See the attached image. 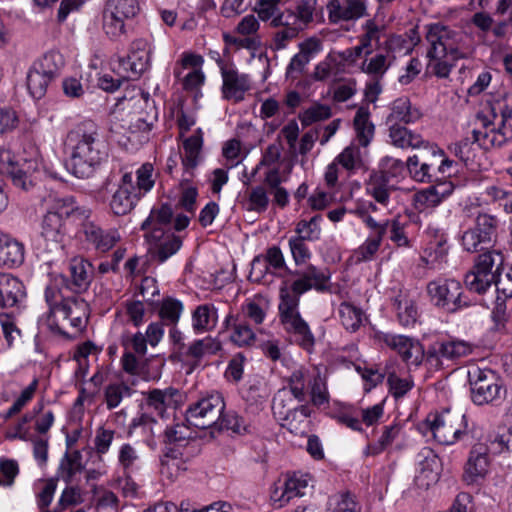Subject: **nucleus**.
Wrapping results in <instances>:
<instances>
[{
  "label": "nucleus",
  "mask_w": 512,
  "mask_h": 512,
  "mask_svg": "<svg viewBox=\"0 0 512 512\" xmlns=\"http://www.w3.org/2000/svg\"><path fill=\"white\" fill-rule=\"evenodd\" d=\"M330 273L327 269L310 268L301 279H295L290 285L283 282L279 289V315L284 330L293 341L307 351L315 344V337L299 312L300 297L311 289L318 292L329 290Z\"/></svg>",
  "instance_id": "1"
},
{
  "label": "nucleus",
  "mask_w": 512,
  "mask_h": 512,
  "mask_svg": "<svg viewBox=\"0 0 512 512\" xmlns=\"http://www.w3.org/2000/svg\"><path fill=\"white\" fill-rule=\"evenodd\" d=\"M64 150L69 156L68 169L78 178H89L108 158V145L99 126L90 119L68 131Z\"/></svg>",
  "instance_id": "2"
},
{
  "label": "nucleus",
  "mask_w": 512,
  "mask_h": 512,
  "mask_svg": "<svg viewBox=\"0 0 512 512\" xmlns=\"http://www.w3.org/2000/svg\"><path fill=\"white\" fill-rule=\"evenodd\" d=\"M424 29L428 68L438 78H448L456 62L468 57L467 37L462 31L440 22L427 24Z\"/></svg>",
  "instance_id": "3"
},
{
  "label": "nucleus",
  "mask_w": 512,
  "mask_h": 512,
  "mask_svg": "<svg viewBox=\"0 0 512 512\" xmlns=\"http://www.w3.org/2000/svg\"><path fill=\"white\" fill-rule=\"evenodd\" d=\"M316 0H300L274 19L271 25L277 30L273 33L271 48L275 51L285 49L313 22L316 11Z\"/></svg>",
  "instance_id": "4"
},
{
  "label": "nucleus",
  "mask_w": 512,
  "mask_h": 512,
  "mask_svg": "<svg viewBox=\"0 0 512 512\" xmlns=\"http://www.w3.org/2000/svg\"><path fill=\"white\" fill-rule=\"evenodd\" d=\"M47 212L41 222V236L47 242L49 251L62 249L66 234L65 219L76 208L73 197H59L49 194L43 199Z\"/></svg>",
  "instance_id": "5"
},
{
  "label": "nucleus",
  "mask_w": 512,
  "mask_h": 512,
  "mask_svg": "<svg viewBox=\"0 0 512 512\" xmlns=\"http://www.w3.org/2000/svg\"><path fill=\"white\" fill-rule=\"evenodd\" d=\"M479 124L489 133L483 136L486 142L502 147L512 140V96L504 94L490 103L489 116L477 114Z\"/></svg>",
  "instance_id": "6"
},
{
  "label": "nucleus",
  "mask_w": 512,
  "mask_h": 512,
  "mask_svg": "<svg viewBox=\"0 0 512 512\" xmlns=\"http://www.w3.org/2000/svg\"><path fill=\"white\" fill-rule=\"evenodd\" d=\"M88 316V303L78 296H69L47 318V326L55 333L73 337L85 328Z\"/></svg>",
  "instance_id": "7"
},
{
  "label": "nucleus",
  "mask_w": 512,
  "mask_h": 512,
  "mask_svg": "<svg viewBox=\"0 0 512 512\" xmlns=\"http://www.w3.org/2000/svg\"><path fill=\"white\" fill-rule=\"evenodd\" d=\"M427 421L433 437L440 444L453 445L472 439V430L465 414L445 410L440 414L429 415Z\"/></svg>",
  "instance_id": "8"
},
{
  "label": "nucleus",
  "mask_w": 512,
  "mask_h": 512,
  "mask_svg": "<svg viewBox=\"0 0 512 512\" xmlns=\"http://www.w3.org/2000/svg\"><path fill=\"white\" fill-rule=\"evenodd\" d=\"M63 65V56L57 51H49L33 63L27 74V87L33 98L41 99L46 94Z\"/></svg>",
  "instance_id": "9"
},
{
  "label": "nucleus",
  "mask_w": 512,
  "mask_h": 512,
  "mask_svg": "<svg viewBox=\"0 0 512 512\" xmlns=\"http://www.w3.org/2000/svg\"><path fill=\"white\" fill-rule=\"evenodd\" d=\"M474 226L466 230L461 238V244L467 252H478L493 245L497 240L500 220L496 215L477 211Z\"/></svg>",
  "instance_id": "10"
},
{
  "label": "nucleus",
  "mask_w": 512,
  "mask_h": 512,
  "mask_svg": "<svg viewBox=\"0 0 512 512\" xmlns=\"http://www.w3.org/2000/svg\"><path fill=\"white\" fill-rule=\"evenodd\" d=\"M471 399L476 405L493 404L505 394L502 380L490 369L476 368L468 372Z\"/></svg>",
  "instance_id": "11"
},
{
  "label": "nucleus",
  "mask_w": 512,
  "mask_h": 512,
  "mask_svg": "<svg viewBox=\"0 0 512 512\" xmlns=\"http://www.w3.org/2000/svg\"><path fill=\"white\" fill-rule=\"evenodd\" d=\"M140 10L138 0H107L102 11V29L111 39L126 33V21Z\"/></svg>",
  "instance_id": "12"
},
{
  "label": "nucleus",
  "mask_w": 512,
  "mask_h": 512,
  "mask_svg": "<svg viewBox=\"0 0 512 512\" xmlns=\"http://www.w3.org/2000/svg\"><path fill=\"white\" fill-rule=\"evenodd\" d=\"M310 268L317 267L309 264L304 270L289 269L281 249L278 246H271L266 249L264 254L258 255L252 260L250 277L255 276L256 280H259L265 274H271L280 278L289 275L301 279Z\"/></svg>",
  "instance_id": "13"
},
{
  "label": "nucleus",
  "mask_w": 512,
  "mask_h": 512,
  "mask_svg": "<svg viewBox=\"0 0 512 512\" xmlns=\"http://www.w3.org/2000/svg\"><path fill=\"white\" fill-rule=\"evenodd\" d=\"M427 293L431 303L447 313H455L469 306L461 283L454 279L430 281L427 284Z\"/></svg>",
  "instance_id": "14"
},
{
  "label": "nucleus",
  "mask_w": 512,
  "mask_h": 512,
  "mask_svg": "<svg viewBox=\"0 0 512 512\" xmlns=\"http://www.w3.org/2000/svg\"><path fill=\"white\" fill-rule=\"evenodd\" d=\"M225 409L223 396L211 393L189 405L185 412L186 422L199 429H207L218 424Z\"/></svg>",
  "instance_id": "15"
},
{
  "label": "nucleus",
  "mask_w": 512,
  "mask_h": 512,
  "mask_svg": "<svg viewBox=\"0 0 512 512\" xmlns=\"http://www.w3.org/2000/svg\"><path fill=\"white\" fill-rule=\"evenodd\" d=\"M471 343L451 338L437 340L432 343L426 351V362L434 369L443 368L445 362H453L472 353Z\"/></svg>",
  "instance_id": "16"
},
{
  "label": "nucleus",
  "mask_w": 512,
  "mask_h": 512,
  "mask_svg": "<svg viewBox=\"0 0 512 512\" xmlns=\"http://www.w3.org/2000/svg\"><path fill=\"white\" fill-rule=\"evenodd\" d=\"M38 167L36 161L19 163L14 161V156L9 150H0V174L11 178L14 186L28 191L34 186L32 172Z\"/></svg>",
  "instance_id": "17"
},
{
  "label": "nucleus",
  "mask_w": 512,
  "mask_h": 512,
  "mask_svg": "<svg viewBox=\"0 0 512 512\" xmlns=\"http://www.w3.org/2000/svg\"><path fill=\"white\" fill-rule=\"evenodd\" d=\"M145 236L150 243L148 250L150 257L159 264L166 262L182 246V239L170 232V229L155 228L148 231Z\"/></svg>",
  "instance_id": "18"
},
{
  "label": "nucleus",
  "mask_w": 512,
  "mask_h": 512,
  "mask_svg": "<svg viewBox=\"0 0 512 512\" xmlns=\"http://www.w3.org/2000/svg\"><path fill=\"white\" fill-rule=\"evenodd\" d=\"M153 47L146 39H136L131 43L130 53L119 61V66L128 75L125 78L138 79L150 68Z\"/></svg>",
  "instance_id": "19"
},
{
  "label": "nucleus",
  "mask_w": 512,
  "mask_h": 512,
  "mask_svg": "<svg viewBox=\"0 0 512 512\" xmlns=\"http://www.w3.org/2000/svg\"><path fill=\"white\" fill-rule=\"evenodd\" d=\"M379 338L389 348L396 351L402 360L408 365L418 366L426 356V352H424L421 343L411 337L392 333H383Z\"/></svg>",
  "instance_id": "20"
},
{
  "label": "nucleus",
  "mask_w": 512,
  "mask_h": 512,
  "mask_svg": "<svg viewBox=\"0 0 512 512\" xmlns=\"http://www.w3.org/2000/svg\"><path fill=\"white\" fill-rule=\"evenodd\" d=\"M489 453H492L491 443L489 446L478 443L471 448L463 473V481L467 485L479 484L484 480L490 466Z\"/></svg>",
  "instance_id": "21"
},
{
  "label": "nucleus",
  "mask_w": 512,
  "mask_h": 512,
  "mask_svg": "<svg viewBox=\"0 0 512 512\" xmlns=\"http://www.w3.org/2000/svg\"><path fill=\"white\" fill-rule=\"evenodd\" d=\"M486 133L489 132L481 124H479L478 127L473 128L470 136H466L459 142L452 144L449 146V150L462 162L468 164L469 162H472L476 157L475 145H477L484 152L502 148L500 144L492 145L491 141H489L486 145V140H483V136Z\"/></svg>",
  "instance_id": "22"
},
{
  "label": "nucleus",
  "mask_w": 512,
  "mask_h": 512,
  "mask_svg": "<svg viewBox=\"0 0 512 512\" xmlns=\"http://www.w3.org/2000/svg\"><path fill=\"white\" fill-rule=\"evenodd\" d=\"M222 349L218 338L206 336L182 346L178 359L187 363L192 369L198 367L202 359L208 355H216Z\"/></svg>",
  "instance_id": "23"
},
{
  "label": "nucleus",
  "mask_w": 512,
  "mask_h": 512,
  "mask_svg": "<svg viewBox=\"0 0 512 512\" xmlns=\"http://www.w3.org/2000/svg\"><path fill=\"white\" fill-rule=\"evenodd\" d=\"M308 486V475L296 474L288 476L284 482H279L271 491L270 498L276 508H282L293 498L301 497Z\"/></svg>",
  "instance_id": "24"
},
{
  "label": "nucleus",
  "mask_w": 512,
  "mask_h": 512,
  "mask_svg": "<svg viewBox=\"0 0 512 512\" xmlns=\"http://www.w3.org/2000/svg\"><path fill=\"white\" fill-rule=\"evenodd\" d=\"M82 231L87 244L100 253L109 251L120 241V234L116 229H103L91 221L83 223Z\"/></svg>",
  "instance_id": "25"
},
{
  "label": "nucleus",
  "mask_w": 512,
  "mask_h": 512,
  "mask_svg": "<svg viewBox=\"0 0 512 512\" xmlns=\"http://www.w3.org/2000/svg\"><path fill=\"white\" fill-rule=\"evenodd\" d=\"M329 20L332 23L357 20L366 13L364 0H330L327 4Z\"/></svg>",
  "instance_id": "26"
},
{
  "label": "nucleus",
  "mask_w": 512,
  "mask_h": 512,
  "mask_svg": "<svg viewBox=\"0 0 512 512\" xmlns=\"http://www.w3.org/2000/svg\"><path fill=\"white\" fill-rule=\"evenodd\" d=\"M223 79L222 93L227 100L238 102L244 99V94L250 89V79L246 74H240L233 68L221 67Z\"/></svg>",
  "instance_id": "27"
},
{
  "label": "nucleus",
  "mask_w": 512,
  "mask_h": 512,
  "mask_svg": "<svg viewBox=\"0 0 512 512\" xmlns=\"http://www.w3.org/2000/svg\"><path fill=\"white\" fill-rule=\"evenodd\" d=\"M418 468L415 476V483L421 489H428L432 484L436 483L439 478L438 457L429 448H424L418 454Z\"/></svg>",
  "instance_id": "28"
},
{
  "label": "nucleus",
  "mask_w": 512,
  "mask_h": 512,
  "mask_svg": "<svg viewBox=\"0 0 512 512\" xmlns=\"http://www.w3.org/2000/svg\"><path fill=\"white\" fill-rule=\"evenodd\" d=\"M70 280L65 287L72 292L81 293L88 289L93 275L92 265L83 258H74L69 264Z\"/></svg>",
  "instance_id": "29"
},
{
  "label": "nucleus",
  "mask_w": 512,
  "mask_h": 512,
  "mask_svg": "<svg viewBox=\"0 0 512 512\" xmlns=\"http://www.w3.org/2000/svg\"><path fill=\"white\" fill-rule=\"evenodd\" d=\"M389 110L386 117V123L389 126L415 123L422 115L417 107L412 106L410 99L406 96L395 99L390 104Z\"/></svg>",
  "instance_id": "30"
},
{
  "label": "nucleus",
  "mask_w": 512,
  "mask_h": 512,
  "mask_svg": "<svg viewBox=\"0 0 512 512\" xmlns=\"http://www.w3.org/2000/svg\"><path fill=\"white\" fill-rule=\"evenodd\" d=\"M25 295V287L18 278L0 273V309L16 306Z\"/></svg>",
  "instance_id": "31"
},
{
  "label": "nucleus",
  "mask_w": 512,
  "mask_h": 512,
  "mask_svg": "<svg viewBox=\"0 0 512 512\" xmlns=\"http://www.w3.org/2000/svg\"><path fill=\"white\" fill-rule=\"evenodd\" d=\"M393 166L403 169L405 164L401 160H393ZM435 164L433 162H420V159L417 155L410 156L406 161V167L411 175V177L417 181L422 183H430L438 180V171L435 169Z\"/></svg>",
  "instance_id": "32"
},
{
  "label": "nucleus",
  "mask_w": 512,
  "mask_h": 512,
  "mask_svg": "<svg viewBox=\"0 0 512 512\" xmlns=\"http://www.w3.org/2000/svg\"><path fill=\"white\" fill-rule=\"evenodd\" d=\"M388 139L391 145L400 149L427 148L429 146V142L425 141L420 134L413 132L404 125H390Z\"/></svg>",
  "instance_id": "33"
},
{
  "label": "nucleus",
  "mask_w": 512,
  "mask_h": 512,
  "mask_svg": "<svg viewBox=\"0 0 512 512\" xmlns=\"http://www.w3.org/2000/svg\"><path fill=\"white\" fill-rule=\"evenodd\" d=\"M365 189L368 195L384 207L389 205L390 196L397 190L383 172L372 173Z\"/></svg>",
  "instance_id": "34"
},
{
  "label": "nucleus",
  "mask_w": 512,
  "mask_h": 512,
  "mask_svg": "<svg viewBox=\"0 0 512 512\" xmlns=\"http://www.w3.org/2000/svg\"><path fill=\"white\" fill-rule=\"evenodd\" d=\"M454 190L452 182H441L423 189L415 194V202L419 208L426 209L438 206Z\"/></svg>",
  "instance_id": "35"
},
{
  "label": "nucleus",
  "mask_w": 512,
  "mask_h": 512,
  "mask_svg": "<svg viewBox=\"0 0 512 512\" xmlns=\"http://www.w3.org/2000/svg\"><path fill=\"white\" fill-rule=\"evenodd\" d=\"M203 146V133L197 129L193 135L183 142L184 153L180 156L185 174L192 176V171L197 167L201 160V150Z\"/></svg>",
  "instance_id": "36"
},
{
  "label": "nucleus",
  "mask_w": 512,
  "mask_h": 512,
  "mask_svg": "<svg viewBox=\"0 0 512 512\" xmlns=\"http://www.w3.org/2000/svg\"><path fill=\"white\" fill-rule=\"evenodd\" d=\"M191 320L196 334L211 332L218 324V309L211 303L198 305L192 312Z\"/></svg>",
  "instance_id": "37"
},
{
  "label": "nucleus",
  "mask_w": 512,
  "mask_h": 512,
  "mask_svg": "<svg viewBox=\"0 0 512 512\" xmlns=\"http://www.w3.org/2000/svg\"><path fill=\"white\" fill-rule=\"evenodd\" d=\"M270 396V389L262 376L253 375L248 378L242 388V397L250 404L263 403Z\"/></svg>",
  "instance_id": "38"
},
{
  "label": "nucleus",
  "mask_w": 512,
  "mask_h": 512,
  "mask_svg": "<svg viewBox=\"0 0 512 512\" xmlns=\"http://www.w3.org/2000/svg\"><path fill=\"white\" fill-rule=\"evenodd\" d=\"M83 469L81 452L79 450L66 452L60 460L57 475L66 484H71L75 480V476Z\"/></svg>",
  "instance_id": "39"
},
{
  "label": "nucleus",
  "mask_w": 512,
  "mask_h": 512,
  "mask_svg": "<svg viewBox=\"0 0 512 512\" xmlns=\"http://www.w3.org/2000/svg\"><path fill=\"white\" fill-rule=\"evenodd\" d=\"M140 198L141 194L137 192L128 191L126 188H118L112 195L110 209L117 216L127 215L134 209Z\"/></svg>",
  "instance_id": "40"
},
{
  "label": "nucleus",
  "mask_w": 512,
  "mask_h": 512,
  "mask_svg": "<svg viewBox=\"0 0 512 512\" xmlns=\"http://www.w3.org/2000/svg\"><path fill=\"white\" fill-rule=\"evenodd\" d=\"M503 264V255L499 251L490 250L478 255L473 267L485 275L494 276L495 279L504 270Z\"/></svg>",
  "instance_id": "41"
},
{
  "label": "nucleus",
  "mask_w": 512,
  "mask_h": 512,
  "mask_svg": "<svg viewBox=\"0 0 512 512\" xmlns=\"http://www.w3.org/2000/svg\"><path fill=\"white\" fill-rule=\"evenodd\" d=\"M176 395H178V390L174 388L153 389L147 393L146 406L158 416L163 417L167 407L174 402Z\"/></svg>",
  "instance_id": "42"
},
{
  "label": "nucleus",
  "mask_w": 512,
  "mask_h": 512,
  "mask_svg": "<svg viewBox=\"0 0 512 512\" xmlns=\"http://www.w3.org/2000/svg\"><path fill=\"white\" fill-rule=\"evenodd\" d=\"M224 326L227 329H233L230 340L239 347L250 346L256 339L251 327L244 321L234 320L232 315L226 317Z\"/></svg>",
  "instance_id": "43"
},
{
  "label": "nucleus",
  "mask_w": 512,
  "mask_h": 512,
  "mask_svg": "<svg viewBox=\"0 0 512 512\" xmlns=\"http://www.w3.org/2000/svg\"><path fill=\"white\" fill-rule=\"evenodd\" d=\"M311 378L309 371L303 367L293 370L287 378V390L298 402L306 400V387L311 383Z\"/></svg>",
  "instance_id": "44"
},
{
  "label": "nucleus",
  "mask_w": 512,
  "mask_h": 512,
  "mask_svg": "<svg viewBox=\"0 0 512 512\" xmlns=\"http://www.w3.org/2000/svg\"><path fill=\"white\" fill-rule=\"evenodd\" d=\"M354 128L359 144L366 147L374 136L375 127L370 121V112L367 108L360 107L354 117Z\"/></svg>",
  "instance_id": "45"
},
{
  "label": "nucleus",
  "mask_w": 512,
  "mask_h": 512,
  "mask_svg": "<svg viewBox=\"0 0 512 512\" xmlns=\"http://www.w3.org/2000/svg\"><path fill=\"white\" fill-rule=\"evenodd\" d=\"M219 430H228L236 435H245L250 433V423L234 410L223 411L218 424Z\"/></svg>",
  "instance_id": "46"
},
{
  "label": "nucleus",
  "mask_w": 512,
  "mask_h": 512,
  "mask_svg": "<svg viewBox=\"0 0 512 512\" xmlns=\"http://www.w3.org/2000/svg\"><path fill=\"white\" fill-rule=\"evenodd\" d=\"M393 60L394 56H392L388 51L385 54L378 53L370 58H366L362 62L361 70L378 80L384 76L386 71L392 65Z\"/></svg>",
  "instance_id": "47"
},
{
  "label": "nucleus",
  "mask_w": 512,
  "mask_h": 512,
  "mask_svg": "<svg viewBox=\"0 0 512 512\" xmlns=\"http://www.w3.org/2000/svg\"><path fill=\"white\" fill-rule=\"evenodd\" d=\"M377 211L378 207L375 203L371 201H364L358 203L355 209L351 211V213L360 218L369 229H388V219L376 220L373 216L377 213Z\"/></svg>",
  "instance_id": "48"
},
{
  "label": "nucleus",
  "mask_w": 512,
  "mask_h": 512,
  "mask_svg": "<svg viewBox=\"0 0 512 512\" xmlns=\"http://www.w3.org/2000/svg\"><path fill=\"white\" fill-rule=\"evenodd\" d=\"M372 234L368 237L365 242L358 247L355 251L357 261L365 262L373 259L377 251L379 250L382 240L387 233L388 229H370Z\"/></svg>",
  "instance_id": "49"
},
{
  "label": "nucleus",
  "mask_w": 512,
  "mask_h": 512,
  "mask_svg": "<svg viewBox=\"0 0 512 512\" xmlns=\"http://www.w3.org/2000/svg\"><path fill=\"white\" fill-rule=\"evenodd\" d=\"M394 305L397 317L402 326H411L416 323L418 310L415 300L407 295L400 294L395 298Z\"/></svg>",
  "instance_id": "50"
},
{
  "label": "nucleus",
  "mask_w": 512,
  "mask_h": 512,
  "mask_svg": "<svg viewBox=\"0 0 512 512\" xmlns=\"http://www.w3.org/2000/svg\"><path fill=\"white\" fill-rule=\"evenodd\" d=\"M338 312L341 323L347 331L355 332L363 323V310L350 302H342Z\"/></svg>",
  "instance_id": "51"
},
{
  "label": "nucleus",
  "mask_w": 512,
  "mask_h": 512,
  "mask_svg": "<svg viewBox=\"0 0 512 512\" xmlns=\"http://www.w3.org/2000/svg\"><path fill=\"white\" fill-rule=\"evenodd\" d=\"M173 218V210L169 204H162L159 208H153L148 218L142 223V230H149L155 228H162L166 230V227L171 225Z\"/></svg>",
  "instance_id": "52"
},
{
  "label": "nucleus",
  "mask_w": 512,
  "mask_h": 512,
  "mask_svg": "<svg viewBox=\"0 0 512 512\" xmlns=\"http://www.w3.org/2000/svg\"><path fill=\"white\" fill-rule=\"evenodd\" d=\"M401 431L399 424H392L383 427V431L379 439L372 444L367 445L364 450L366 456H376L382 453L394 440L398 437Z\"/></svg>",
  "instance_id": "53"
},
{
  "label": "nucleus",
  "mask_w": 512,
  "mask_h": 512,
  "mask_svg": "<svg viewBox=\"0 0 512 512\" xmlns=\"http://www.w3.org/2000/svg\"><path fill=\"white\" fill-rule=\"evenodd\" d=\"M188 423H176L167 427L164 433L165 442L176 446L184 447L195 438V432Z\"/></svg>",
  "instance_id": "54"
},
{
  "label": "nucleus",
  "mask_w": 512,
  "mask_h": 512,
  "mask_svg": "<svg viewBox=\"0 0 512 512\" xmlns=\"http://www.w3.org/2000/svg\"><path fill=\"white\" fill-rule=\"evenodd\" d=\"M67 278L65 276L56 277L53 282L47 285L45 289V300L49 306L48 317L54 314L55 308H59L63 300H66L68 296H64L61 286H65Z\"/></svg>",
  "instance_id": "55"
},
{
  "label": "nucleus",
  "mask_w": 512,
  "mask_h": 512,
  "mask_svg": "<svg viewBox=\"0 0 512 512\" xmlns=\"http://www.w3.org/2000/svg\"><path fill=\"white\" fill-rule=\"evenodd\" d=\"M495 282L494 276L485 275L474 267L466 273L464 283L470 292L484 294Z\"/></svg>",
  "instance_id": "56"
},
{
  "label": "nucleus",
  "mask_w": 512,
  "mask_h": 512,
  "mask_svg": "<svg viewBox=\"0 0 512 512\" xmlns=\"http://www.w3.org/2000/svg\"><path fill=\"white\" fill-rule=\"evenodd\" d=\"M133 390L125 383H113L104 390L105 403L109 410L118 407L125 397H130Z\"/></svg>",
  "instance_id": "57"
},
{
  "label": "nucleus",
  "mask_w": 512,
  "mask_h": 512,
  "mask_svg": "<svg viewBox=\"0 0 512 512\" xmlns=\"http://www.w3.org/2000/svg\"><path fill=\"white\" fill-rule=\"evenodd\" d=\"M288 414L287 417L277 418L282 421V426L287 427L291 432L298 433L301 429V424H304L310 416V409L307 405H300L291 409Z\"/></svg>",
  "instance_id": "58"
},
{
  "label": "nucleus",
  "mask_w": 512,
  "mask_h": 512,
  "mask_svg": "<svg viewBox=\"0 0 512 512\" xmlns=\"http://www.w3.org/2000/svg\"><path fill=\"white\" fill-rule=\"evenodd\" d=\"M24 261V246L14 238L8 242V246L0 256V266L15 267Z\"/></svg>",
  "instance_id": "59"
},
{
  "label": "nucleus",
  "mask_w": 512,
  "mask_h": 512,
  "mask_svg": "<svg viewBox=\"0 0 512 512\" xmlns=\"http://www.w3.org/2000/svg\"><path fill=\"white\" fill-rule=\"evenodd\" d=\"M331 115V108L328 105L317 102L305 109L299 115V119L303 126H309L315 122L326 120Z\"/></svg>",
  "instance_id": "60"
},
{
  "label": "nucleus",
  "mask_w": 512,
  "mask_h": 512,
  "mask_svg": "<svg viewBox=\"0 0 512 512\" xmlns=\"http://www.w3.org/2000/svg\"><path fill=\"white\" fill-rule=\"evenodd\" d=\"M296 400L293 395L289 393L287 388L278 390L274 395L272 401V411L276 417L288 416V412L294 407H297L294 403Z\"/></svg>",
  "instance_id": "61"
},
{
  "label": "nucleus",
  "mask_w": 512,
  "mask_h": 512,
  "mask_svg": "<svg viewBox=\"0 0 512 512\" xmlns=\"http://www.w3.org/2000/svg\"><path fill=\"white\" fill-rule=\"evenodd\" d=\"M281 0H257L254 11L257 13L258 18L262 21H270V25L274 24V19L278 18L283 13L279 9Z\"/></svg>",
  "instance_id": "62"
},
{
  "label": "nucleus",
  "mask_w": 512,
  "mask_h": 512,
  "mask_svg": "<svg viewBox=\"0 0 512 512\" xmlns=\"http://www.w3.org/2000/svg\"><path fill=\"white\" fill-rule=\"evenodd\" d=\"M137 187L136 192L144 195L149 192L155 184L154 167L151 163L142 164L136 171Z\"/></svg>",
  "instance_id": "63"
},
{
  "label": "nucleus",
  "mask_w": 512,
  "mask_h": 512,
  "mask_svg": "<svg viewBox=\"0 0 512 512\" xmlns=\"http://www.w3.org/2000/svg\"><path fill=\"white\" fill-rule=\"evenodd\" d=\"M331 512H360V507L349 493H341L330 498Z\"/></svg>",
  "instance_id": "64"
}]
</instances>
